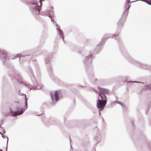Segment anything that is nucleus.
Instances as JSON below:
<instances>
[{
	"mask_svg": "<svg viewBox=\"0 0 151 151\" xmlns=\"http://www.w3.org/2000/svg\"><path fill=\"white\" fill-rule=\"evenodd\" d=\"M52 19V21H53V20H52V19Z\"/></svg>",
	"mask_w": 151,
	"mask_h": 151,
	"instance_id": "11",
	"label": "nucleus"
},
{
	"mask_svg": "<svg viewBox=\"0 0 151 151\" xmlns=\"http://www.w3.org/2000/svg\"><path fill=\"white\" fill-rule=\"evenodd\" d=\"M99 96H101V95H99Z\"/></svg>",
	"mask_w": 151,
	"mask_h": 151,
	"instance_id": "10",
	"label": "nucleus"
},
{
	"mask_svg": "<svg viewBox=\"0 0 151 151\" xmlns=\"http://www.w3.org/2000/svg\"><path fill=\"white\" fill-rule=\"evenodd\" d=\"M2 54H4L5 55H6V52L3 53Z\"/></svg>",
	"mask_w": 151,
	"mask_h": 151,
	"instance_id": "9",
	"label": "nucleus"
},
{
	"mask_svg": "<svg viewBox=\"0 0 151 151\" xmlns=\"http://www.w3.org/2000/svg\"><path fill=\"white\" fill-rule=\"evenodd\" d=\"M62 31L60 30V33L61 34V35L62 36L63 35L62 34Z\"/></svg>",
	"mask_w": 151,
	"mask_h": 151,
	"instance_id": "6",
	"label": "nucleus"
},
{
	"mask_svg": "<svg viewBox=\"0 0 151 151\" xmlns=\"http://www.w3.org/2000/svg\"><path fill=\"white\" fill-rule=\"evenodd\" d=\"M146 89L147 90L149 89L151 90V85H149L147 86L146 87Z\"/></svg>",
	"mask_w": 151,
	"mask_h": 151,
	"instance_id": "4",
	"label": "nucleus"
},
{
	"mask_svg": "<svg viewBox=\"0 0 151 151\" xmlns=\"http://www.w3.org/2000/svg\"><path fill=\"white\" fill-rule=\"evenodd\" d=\"M54 96H55V99L56 100V101H58L59 99V98H58V91H56L55 92Z\"/></svg>",
	"mask_w": 151,
	"mask_h": 151,
	"instance_id": "3",
	"label": "nucleus"
},
{
	"mask_svg": "<svg viewBox=\"0 0 151 151\" xmlns=\"http://www.w3.org/2000/svg\"><path fill=\"white\" fill-rule=\"evenodd\" d=\"M27 98H26V105H27Z\"/></svg>",
	"mask_w": 151,
	"mask_h": 151,
	"instance_id": "8",
	"label": "nucleus"
},
{
	"mask_svg": "<svg viewBox=\"0 0 151 151\" xmlns=\"http://www.w3.org/2000/svg\"><path fill=\"white\" fill-rule=\"evenodd\" d=\"M41 0H40V1H39V2H40V5H41Z\"/></svg>",
	"mask_w": 151,
	"mask_h": 151,
	"instance_id": "7",
	"label": "nucleus"
},
{
	"mask_svg": "<svg viewBox=\"0 0 151 151\" xmlns=\"http://www.w3.org/2000/svg\"><path fill=\"white\" fill-rule=\"evenodd\" d=\"M23 112L22 109L20 110V111L14 112L12 111H11V113H12L13 116H15L17 115H19L22 114Z\"/></svg>",
	"mask_w": 151,
	"mask_h": 151,
	"instance_id": "2",
	"label": "nucleus"
},
{
	"mask_svg": "<svg viewBox=\"0 0 151 151\" xmlns=\"http://www.w3.org/2000/svg\"><path fill=\"white\" fill-rule=\"evenodd\" d=\"M39 8V6L38 8H37H37H35V9H34V10H35V11H38V14H39L40 11V10Z\"/></svg>",
	"mask_w": 151,
	"mask_h": 151,
	"instance_id": "5",
	"label": "nucleus"
},
{
	"mask_svg": "<svg viewBox=\"0 0 151 151\" xmlns=\"http://www.w3.org/2000/svg\"><path fill=\"white\" fill-rule=\"evenodd\" d=\"M100 99H99L97 103V106L98 108L101 109V110H102L106 104V101L104 100H103L102 97L101 96V98Z\"/></svg>",
	"mask_w": 151,
	"mask_h": 151,
	"instance_id": "1",
	"label": "nucleus"
},
{
	"mask_svg": "<svg viewBox=\"0 0 151 151\" xmlns=\"http://www.w3.org/2000/svg\"><path fill=\"white\" fill-rule=\"evenodd\" d=\"M151 1V0H150Z\"/></svg>",
	"mask_w": 151,
	"mask_h": 151,
	"instance_id": "12",
	"label": "nucleus"
}]
</instances>
